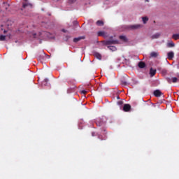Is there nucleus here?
<instances>
[{
  "label": "nucleus",
  "instance_id": "nucleus-10",
  "mask_svg": "<svg viewBox=\"0 0 179 179\" xmlns=\"http://www.w3.org/2000/svg\"><path fill=\"white\" fill-rule=\"evenodd\" d=\"M85 39L84 36H80L78 38H76L73 39L74 43H78V41H80V40Z\"/></svg>",
  "mask_w": 179,
  "mask_h": 179
},
{
  "label": "nucleus",
  "instance_id": "nucleus-15",
  "mask_svg": "<svg viewBox=\"0 0 179 179\" xmlns=\"http://www.w3.org/2000/svg\"><path fill=\"white\" fill-rule=\"evenodd\" d=\"M172 38H173L174 40H179V34H173L172 36Z\"/></svg>",
  "mask_w": 179,
  "mask_h": 179
},
{
  "label": "nucleus",
  "instance_id": "nucleus-27",
  "mask_svg": "<svg viewBox=\"0 0 179 179\" xmlns=\"http://www.w3.org/2000/svg\"><path fill=\"white\" fill-rule=\"evenodd\" d=\"M3 32H4V33H6V30H4Z\"/></svg>",
  "mask_w": 179,
  "mask_h": 179
},
{
  "label": "nucleus",
  "instance_id": "nucleus-14",
  "mask_svg": "<svg viewBox=\"0 0 179 179\" xmlns=\"http://www.w3.org/2000/svg\"><path fill=\"white\" fill-rule=\"evenodd\" d=\"M174 43H173V41H169L167 43V47L171 48V47H174Z\"/></svg>",
  "mask_w": 179,
  "mask_h": 179
},
{
  "label": "nucleus",
  "instance_id": "nucleus-23",
  "mask_svg": "<svg viewBox=\"0 0 179 179\" xmlns=\"http://www.w3.org/2000/svg\"><path fill=\"white\" fill-rule=\"evenodd\" d=\"M118 104H119V105H121V104H122V102L119 101V102H118Z\"/></svg>",
  "mask_w": 179,
  "mask_h": 179
},
{
  "label": "nucleus",
  "instance_id": "nucleus-4",
  "mask_svg": "<svg viewBox=\"0 0 179 179\" xmlns=\"http://www.w3.org/2000/svg\"><path fill=\"white\" fill-rule=\"evenodd\" d=\"M129 110H131V105L124 104L123 106V110H124L125 112H128L129 111Z\"/></svg>",
  "mask_w": 179,
  "mask_h": 179
},
{
  "label": "nucleus",
  "instance_id": "nucleus-18",
  "mask_svg": "<svg viewBox=\"0 0 179 179\" xmlns=\"http://www.w3.org/2000/svg\"><path fill=\"white\" fill-rule=\"evenodd\" d=\"M98 35L99 36H103V37H106V32H104V31H99V32H98Z\"/></svg>",
  "mask_w": 179,
  "mask_h": 179
},
{
  "label": "nucleus",
  "instance_id": "nucleus-7",
  "mask_svg": "<svg viewBox=\"0 0 179 179\" xmlns=\"http://www.w3.org/2000/svg\"><path fill=\"white\" fill-rule=\"evenodd\" d=\"M151 58H157V57H159V52H152L150 53Z\"/></svg>",
  "mask_w": 179,
  "mask_h": 179
},
{
  "label": "nucleus",
  "instance_id": "nucleus-6",
  "mask_svg": "<svg viewBox=\"0 0 179 179\" xmlns=\"http://www.w3.org/2000/svg\"><path fill=\"white\" fill-rule=\"evenodd\" d=\"M108 44H118V41H115V40L108 41H106V45H108Z\"/></svg>",
  "mask_w": 179,
  "mask_h": 179
},
{
  "label": "nucleus",
  "instance_id": "nucleus-16",
  "mask_svg": "<svg viewBox=\"0 0 179 179\" xmlns=\"http://www.w3.org/2000/svg\"><path fill=\"white\" fill-rule=\"evenodd\" d=\"M138 66H139V68H145V63L143 62H140L138 63Z\"/></svg>",
  "mask_w": 179,
  "mask_h": 179
},
{
  "label": "nucleus",
  "instance_id": "nucleus-2",
  "mask_svg": "<svg viewBox=\"0 0 179 179\" xmlns=\"http://www.w3.org/2000/svg\"><path fill=\"white\" fill-rule=\"evenodd\" d=\"M178 81V79L176 77L167 79V82H169V83H171V82L173 83H177Z\"/></svg>",
  "mask_w": 179,
  "mask_h": 179
},
{
  "label": "nucleus",
  "instance_id": "nucleus-3",
  "mask_svg": "<svg viewBox=\"0 0 179 179\" xmlns=\"http://www.w3.org/2000/svg\"><path fill=\"white\" fill-rule=\"evenodd\" d=\"M151 40H155L156 38H159L160 37V34L157 33L151 35L150 36Z\"/></svg>",
  "mask_w": 179,
  "mask_h": 179
},
{
  "label": "nucleus",
  "instance_id": "nucleus-22",
  "mask_svg": "<svg viewBox=\"0 0 179 179\" xmlns=\"http://www.w3.org/2000/svg\"><path fill=\"white\" fill-rule=\"evenodd\" d=\"M81 93H83V94H86V93H87V92L86 90H83V91H81Z\"/></svg>",
  "mask_w": 179,
  "mask_h": 179
},
{
  "label": "nucleus",
  "instance_id": "nucleus-24",
  "mask_svg": "<svg viewBox=\"0 0 179 179\" xmlns=\"http://www.w3.org/2000/svg\"><path fill=\"white\" fill-rule=\"evenodd\" d=\"M45 82H48V79H45Z\"/></svg>",
  "mask_w": 179,
  "mask_h": 179
},
{
  "label": "nucleus",
  "instance_id": "nucleus-8",
  "mask_svg": "<svg viewBox=\"0 0 179 179\" xmlns=\"http://www.w3.org/2000/svg\"><path fill=\"white\" fill-rule=\"evenodd\" d=\"M154 95L155 97H160V96H162V92H160V90H155L154 92Z\"/></svg>",
  "mask_w": 179,
  "mask_h": 179
},
{
  "label": "nucleus",
  "instance_id": "nucleus-13",
  "mask_svg": "<svg viewBox=\"0 0 179 179\" xmlns=\"http://www.w3.org/2000/svg\"><path fill=\"white\" fill-rule=\"evenodd\" d=\"M94 56L95 57V58H97V59H101V55H100V53L99 52H95L94 54Z\"/></svg>",
  "mask_w": 179,
  "mask_h": 179
},
{
  "label": "nucleus",
  "instance_id": "nucleus-12",
  "mask_svg": "<svg viewBox=\"0 0 179 179\" xmlns=\"http://www.w3.org/2000/svg\"><path fill=\"white\" fill-rule=\"evenodd\" d=\"M120 39L122 40V41H124V43H127V41H128V39L125 36H120Z\"/></svg>",
  "mask_w": 179,
  "mask_h": 179
},
{
  "label": "nucleus",
  "instance_id": "nucleus-26",
  "mask_svg": "<svg viewBox=\"0 0 179 179\" xmlns=\"http://www.w3.org/2000/svg\"><path fill=\"white\" fill-rule=\"evenodd\" d=\"M70 1V2H73V1H72V0H69Z\"/></svg>",
  "mask_w": 179,
  "mask_h": 179
},
{
  "label": "nucleus",
  "instance_id": "nucleus-11",
  "mask_svg": "<svg viewBox=\"0 0 179 179\" xmlns=\"http://www.w3.org/2000/svg\"><path fill=\"white\" fill-rule=\"evenodd\" d=\"M150 74L151 76H155L156 75V69H150Z\"/></svg>",
  "mask_w": 179,
  "mask_h": 179
},
{
  "label": "nucleus",
  "instance_id": "nucleus-21",
  "mask_svg": "<svg viewBox=\"0 0 179 179\" xmlns=\"http://www.w3.org/2000/svg\"><path fill=\"white\" fill-rule=\"evenodd\" d=\"M29 5H30V4L25 3L23 4V8H26L27 6H29Z\"/></svg>",
  "mask_w": 179,
  "mask_h": 179
},
{
  "label": "nucleus",
  "instance_id": "nucleus-19",
  "mask_svg": "<svg viewBox=\"0 0 179 179\" xmlns=\"http://www.w3.org/2000/svg\"><path fill=\"white\" fill-rule=\"evenodd\" d=\"M6 40V36L1 35L0 36V41H5Z\"/></svg>",
  "mask_w": 179,
  "mask_h": 179
},
{
  "label": "nucleus",
  "instance_id": "nucleus-20",
  "mask_svg": "<svg viewBox=\"0 0 179 179\" xmlns=\"http://www.w3.org/2000/svg\"><path fill=\"white\" fill-rule=\"evenodd\" d=\"M96 24H97V26H103L104 24V23L103 22V21L99 20L96 22Z\"/></svg>",
  "mask_w": 179,
  "mask_h": 179
},
{
  "label": "nucleus",
  "instance_id": "nucleus-25",
  "mask_svg": "<svg viewBox=\"0 0 179 179\" xmlns=\"http://www.w3.org/2000/svg\"><path fill=\"white\" fill-rule=\"evenodd\" d=\"M108 1H110V0H105V2H108Z\"/></svg>",
  "mask_w": 179,
  "mask_h": 179
},
{
  "label": "nucleus",
  "instance_id": "nucleus-17",
  "mask_svg": "<svg viewBox=\"0 0 179 179\" xmlns=\"http://www.w3.org/2000/svg\"><path fill=\"white\" fill-rule=\"evenodd\" d=\"M108 48L110 50V51H117V48L115 46H108Z\"/></svg>",
  "mask_w": 179,
  "mask_h": 179
},
{
  "label": "nucleus",
  "instance_id": "nucleus-9",
  "mask_svg": "<svg viewBox=\"0 0 179 179\" xmlns=\"http://www.w3.org/2000/svg\"><path fill=\"white\" fill-rule=\"evenodd\" d=\"M142 22L143 23V24H146V23H148V22H149V17H142Z\"/></svg>",
  "mask_w": 179,
  "mask_h": 179
},
{
  "label": "nucleus",
  "instance_id": "nucleus-1",
  "mask_svg": "<svg viewBox=\"0 0 179 179\" xmlns=\"http://www.w3.org/2000/svg\"><path fill=\"white\" fill-rule=\"evenodd\" d=\"M143 27V25L142 24H136L128 26V29H129V30H139V29H142Z\"/></svg>",
  "mask_w": 179,
  "mask_h": 179
},
{
  "label": "nucleus",
  "instance_id": "nucleus-5",
  "mask_svg": "<svg viewBox=\"0 0 179 179\" xmlns=\"http://www.w3.org/2000/svg\"><path fill=\"white\" fill-rule=\"evenodd\" d=\"M167 57L169 59H173V58H174V52H169L167 54Z\"/></svg>",
  "mask_w": 179,
  "mask_h": 179
}]
</instances>
